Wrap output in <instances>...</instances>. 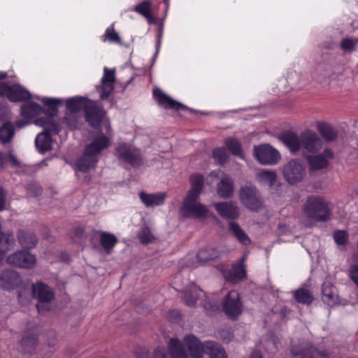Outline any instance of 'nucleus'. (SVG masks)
Instances as JSON below:
<instances>
[{
	"label": "nucleus",
	"instance_id": "nucleus-1",
	"mask_svg": "<svg viewBox=\"0 0 358 358\" xmlns=\"http://www.w3.org/2000/svg\"><path fill=\"white\" fill-rule=\"evenodd\" d=\"M279 138L292 153L301 151L303 154H314L320 151L323 146L322 139L310 129L303 130L299 136L287 131L282 133Z\"/></svg>",
	"mask_w": 358,
	"mask_h": 358
},
{
	"label": "nucleus",
	"instance_id": "nucleus-2",
	"mask_svg": "<svg viewBox=\"0 0 358 358\" xmlns=\"http://www.w3.org/2000/svg\"><path fill=\"white\" fill-rule=\"evenodd\" d=\"M109 144L110 139L104 135L94 138L85 147L83 154L77 159L76 162L77 170L83 173H87L92 169H94L101 151L106 149Z\"/></svg>",
	"mask_w": 358,
	"mask_h": 358
},
{
	"label": "nucleus",
	"instance_id": "nucleus-3",
	"mask_svg": "<svg viewBox=\"0 0 358 358\" xmlns=\"http://www.w3.org/2000/svg\"><path fill=\"white\" fill-rule=\"evenodd\" d=\"M183 341L187 348V355L182 343L178 338H171L168 342V350L172 358H201L202 349L200 341L192 334L184 337Z\"/></svg>",
	"mask_w": 358,
	"mask_h": 358
},
{
	"label": "nucleus",
	"instance_id": "nucleus-4",
	"mask_svg": "<svg viewBox=\"0 0 358 358\" xmlns=\"http://www.w3.org/2000/svg\"><path fill=\"white\" fill-rule=\"evenodd\" d=\"M42 102L47 108L45 113L48 117L38 119L36 123L44 127V131H48L49 134L50 132L56 134H59L62 127L58 122L53 120V117L57 115L58 112L57 106L62 103V101L58 99L43 98Z\"/></svg>",
	"mask_w": 358,
	"mask_h": 358
},
{
	"label": "nucleus",
	"instance_id": "nucleus-5",
	"mask_svg": "<svg viewBox=\"0 0 358 358\" xmlns=\"http://www.w3.org/2000/svg\"><path fill=\"white\" fill-rule=\"evenodd\" d=\"M303 212L308 217L325 221L329 217L330 209L322 197L311 196L303 205Z\"/></svg>",
	"mask_w": 358,
	"mask_h": 358
},
{
	"label": "nucleus",
	"instance_id": "nucleus-6",
	"mask_svg": "<svg viewBox=\"0 0 358 358\" xmlns=\"http://www.w3.org/2000/svg\"><path fill=\"white\" fill-rule=\"evenodd\" d=\"M90 101V99L84 96H74L66 100V108L69 113H66L64 121L71 129H75L78 128V119L76 113L82 110L84 111Z\"/></svg>",
	"mask_w": 358,
	"mask_h": 358
},
{
	"label": "nucleus",
	"instance_id": "nucleus-7",
	"mask_svg": "<svg viewBox=\"0 0 358 358\" xmlns=\"http://www.w3.org/2000/svg\"><path fill=\"white\" fill-rule=\"evenodd\" d=\"M222 310L228 318L233 320L241 315L243 306L237 291L231 290L223 298Z\"/></svg>",
	"mask_w": 358,
	"mask_h": 358
},
{
	"label": "nucleus",
	"instance_id": "nucleus-8",
	"mask_svg": "<svg viewBox=\"0 0 358 358\" xmlns=\"http://www.w3.org/2000/svg\"><path fill=\"white\" fill-rule=\"evenodd\" d=\"M198 198L197 196H185L180 209L184 217L204 218L208 216V209L197 201Z\"/></svg>",
	"mask_w": 358,
	"mask_h": 358
},
{
	"label": "nucleus",
	"instance_id": "nucleus-9",
	"mask_svg": "<svg viewBox=\"0 0 358 358\" xmlns=\"http://www.w3.org/2000/svg\"><path fill=\"white\" fill-rule=\"evenodd\" d=\"M284 179L289 185H296L301 182L306 176L304 165L296 159H291L282 167Z\"/></svg>",
	"mask_w": 358,
	"mask_h": 358
},
{
	"label": "nucleus",
	"instance_id": "nucleus-10",
	"mask_svg": "<svg viewBox=\"0 0 358 358\" xmlns=\"http://www.w3.org/2000/svg\"><path fill=\"white\" fill-rule=\"evenodd\" d=\"M254 155L263 165L277 164L281 158L280 152L269 144H262L254 148Z\"/></svg>",
	"mask_w": 358,
	"mask_h": 358
},
{
	"label": "nucleus",
	"instance_id": "nucleus-11",
	"mask_svg": "<svg viewBox=\"0 0 358 358\" xmlns=\"http://www.w3.org/2000/svg\"><path fill=\"white\" fill-rule=\"evenodd\" d=\"M239 196L241 202L251 210L257 211L262 207V201L257 188L252 185L241 187Z\"/></svg>",
	"mask_w": 358,
	"mask_h": 358
},
{
	"label": "nucleus",
	"instance_id": "nucleus-12",
	"mask_svg": "<svg viewBox=\"0 0 358 358\" xmlns=\"http://www.w3.org/2000/svg\"><path fill=\"white\" fill-rule=\"evenodd\" d=\"M32 293L34 297L38 300L36 305L38 312L48 310L45 303H49L54 299V292L51 287L41 282H38L32 285Z\"/></svg>",
	"mask_w": 358,
	"mask_h": 358
},
{
	"label": "nucleus",
	"instance_id": "nucleus-13",
	"mask_svg": "<svg viewBox=\"0 0 358 358\" xmlns=\"http://www.w3.org/2000/svg\"><path fill=\"white\" fill-rule=\"evenodd\" d=\"M117 157L134 167L143 164V159L141 151L138 149L124 143L116 148Z\"/></svg>",
	"mask_w": 358,
	"mask_h": 358
},
{
	"label": "nucleus",
	"instance_id": "nucleus-14",
	"mask_svg": "<svg viewBox=\"0 0 358 358\" xmlns=\"http://www.w3.org/2000/svg\"><path fill=\"white\" fill-rule=\"evenodd\" d=\"M6 262L22 268H32L36 266V258L34 255L26 250H18L6 257Z\"/></svg>",
	"mask_w": 358,
	"mask_h": 358
},
{
	"label": "nucleus",
	"instance_id": "nucleus-15",
	"mask_svg": "<svg viewBox=\"0 0 358 358\" xmlns=\"http://www.w3.org/2000/svg\"><path fill=\"white\" fill-rule=\"evenodd\" d=\"M292 353L296 358H328L325 350H319L309 343L293 346Z\"/></svg>",
	"mask_w": 358,
	"mask_h": 358
},
{
	"label": "nucleus",
	"instance_id": "nucleus-16",
	"mask_svg": "<svg viewBox=\"0 0 358 358\" xmlns=\"http://www.w3.org/2000/svg\"><path fill=\"white\" fill-rule=\"evenodd\" d=\"M0 94L6 95L11 101H22L31 98L30 92L20 85L10 86L4 83H0Z\"/></svg>",
	"mask_w": 358,
	"mask_h": 358
},
{
	"label": "nucleus",
	"instance_id": "nucleus-17",
	"mask_svg": "<svg viewBox=\"0 0 358 358\" xmlns=\"http://www.w3.org/2000/svg\"><path fill=\"white\" fill-rule=\"evenodd\" d=\"M86 122L93 128L99 127L105 115L103 109L95 101L90 100L84 110Z\"/></svg>",
	"mask_w": 358,
	"mask_h": 358
},
{
	"label": "nucleus",
	"instance_id": "nucleus-18",
	"mask_svg": "<svg viewBox=\"0 0 358 358\" xmlns=\"http://www.w3.org/2000/svg\"><path fill=\"white\" fill-rule=\"evenodd\" d=\"M334 152L329 148H326L322 153L308 156L306 159L310 171L325 169L329 165V160L334 158Z\"/></svg>",
	"mask_w": 358,
	"mask_h": 358
},
{
	"label": "nucleus",
	"instance_id": "nucleus-19",
	"mask_svg": "<svg viewBox=\"0 0 358 358\" xmlns=\"http://www.w3.org/2000/svg\"><path fill=\"white\" fill-rule=\"evenodd\" d=\"M21 282L20 274L13 269H5L0 273V287L5 290L14 289Z\"/></svg>",
	"mask_w": 358,
	"mask_h": 358
},
{
	"label": "nucleus",
	"instance_id": "nucleus-20",
	"mask_svg": "<svg viewBox=\"0 0 358 358\" xmlns=\"http://www.w3.org/2000/svg\"><path fill=\"white\" fill-rule=\"evenodd\" d=\"M115 81V70L104 67L103 76L101 78V86L99 87L100 99L101 100L108 98L109 95L114 90L113 84Z\"/></svg>",
	"mask_w": 358,
	"mask_h": 358
},
{
	"label": "nucleus",
	"instance_id": "nucleus-21",
	"mask_svg": "<svg viewBox=\"0 0 358 358\" xmlns=\"http://www.w3.org/2000/svg\"><path fill=\"white\" fill-rule=\"evenodd\" d=\"M153 96L158 103L165 108H173L178 111L190 110L187 106L172 99L159 89H155L153 90Z\"/></svg>",
	"mask_w": 358,
	"mask_h": 358
},
{
	"label": "nucleus",
	"instance_id": "nucleus-22",
	"mask_svg": "<svg viewBox=\"0 0 358 358\" xmlns=\"http://www.w3.org/2000/svg\"><path fill=\"white\" fill-rule=\"evenodd\" d=\"M200 348L202 349L201 358H203V354L208 355L209 358H227L224 349L214 341H200Z\"/></svg>",
	"mask_w": 358,
	"mask_h": 358
},
{
	"label": "nucleus",
	"instance_id": "nucleus-23",
	"mask_svg": "<svg viewBox=\"0 0 358 358\" xmlns=\"http://www.w3.org/2000/svg\"><path fill=\"white\" fill-rule=\"evenodd\" d=\"M216 189L220 198L228 199L231 197L234 192V180L230 176L223 174L216 185Z\"/></svg>",
	"mask_w": 358,
	"mask_h": 358
},
{
	"label": "nucleus",
	"instance_id": "nucleus-24",
	"mask_svg": "<svg viewBox=\"0 0 358 358\" xmlns=\"http://www.w3.org/2000/svg\"><path fill=\"white\" fill-rule=\"evenodd\" d=\"M217 213L226 219H236L239 215V212L236 203L234 202H220L214 205Z\"/></svg>",
	"mask_w": 358,
	"mask_h": 358
},
{
	"label": "nucleus",
	"instance_id": "nucleus-25",
	"mask_svg": "<svg viewBox=\"0 0 358 358\" xmlns=\"http://www.w3.org/2000/svg\"><path fill=\"white\" fill-rule=\"evenodd\" d=\"M166 197L165 192L148 194L143 191L139 193V198L143 203L148 208L162 205Z\"/></svg>",
	"mask_w": 358,
	"mask_h": 358
},
{
	"label": "nucleus",
	"instance_id": "nucleus-26",
	"mask_svg": "<svg viewBox=\"0 0 358 358\" xmlns=\"http://www.w3.org/2000/svg\"><path fill=\"white\" fill-rule=\"evenodd\" d=\"M222 255V252L215 246L207 245L200 249L196 255L197 259L200 262L213 261Z\"/></svg>",
	"mask_w": 358,
	"mask_h": 358
},
{
	"label": "nucleus",
	"instance_id": "nucleus-27",
	"mask_svg": "<svg viewBox=\"0 0 358 358\" xmlns=\"http://www.w3.org/2000/svg\"><path fill=\"white\" fill-rule=\"evenodd\" d=\"M204 295L202 290L195 285H192L186 289L182 295V299L184 303L189 307H194L199 298Z\"/></svg>",
	"mask_w": 358,
	"mask_h": 358
},
{
	"label": "nucleus",
	"instance_id": "nucleus-28",
	"mask_svg": "<svg viewBox=\"0 0 358 358\" xmlns=\"http://www.w3.org/2000/svg\"><path fill=\"white\" fill-rule=\"evenodd\" d=\"M225 278L233 283L243 280L246 276L245 266L243 263L234 264L224 273Z\"/></svg>",
	"mask_w": 358,
	"mask_h": 358
},
{
	"label": "nucleus",
	"instance_id": "nucleus-29",
	"mask_svg": "<svg viewBox=\"0 0 358 358\" xmlns=\"http://www.w3.org/2000/svg\"><path fill=\"white\" fill-rule=\"evenodd\" d=\"M316 128L324 140L327 142H331L336 139L338 132L330 124L324 122H318Z\"/></svg>",
	"mask_w": 358,
	"mask_h": 358
},
{
	"label": "nucleus",
	"instance_id": "nucleus-30",
	"mask_svg": "<svg viewBox=\"0 0 358 358\" xmlns=\"http://www.w3.org/2000/svg\"><path fill=\"white\" fill-rule=\"evenodd\" d=\"M17 238L20 244L25 249L34 248L38 242L36 234L29 231L19 230L17 232Z\"/></svg>",
	"mask_w": 358,
	"mask_h": 358
},
{
	"label": "nucleus",
	"instance_id": "nucleus-31",
	"mask_svg": "<svg viewBox=\"0 0 358 358\" xmlns=\"http://www.w3.org/2000/svg\"><path fill=\"white\" fill-rule=\"evenodd\" d=\"M189 180L191 188L187 196L199 197L204 186V177L201 174L195 173L191 175Z\"/></svg>",
	"mask_w": 358,
	"mask_h": 358
},
{
	"label": "nucleus",
	"instance_id": "nucleus-32",
	"mask_svg": "<svg viewBox=\"0 0 358 358\" xmlns=\"http://www.w3.org/2000/svg\"><path fill=\"white\" fill-rule=\"evenodd\" d=\"M38 343V337L34 334H27L20 341L21 351L23 353L32 354L36 351Z\"/></svg>",
	"mask_w": 358,
	"mask_h": 358
},
{
	"label": "nucleus",
	"instance_id": "nucleus-33",
	"mask_svg": "<svg viewBox=\"0 0 358 358\" xmlns=\"http://www.w3.org/2000/svg\"><path fill=\"white\" fill-rule=\"evenodd\" d=\"M35 143L39 151L44 153L52 150V138L48 131H43L37 135Z\"/></svg>",
	"mask_w": 358,
	"mask_h": 358
},
{
	"label": "nucleus",
	"instance_id": "nucleus-34",
	"mask_svg": "<svg viewBox=\"0 0 358 358\" xmlns=\"http://www.w3.org/2000/svg\"><path fill=\"white\" fill-rule=\"evenodd\" d=\"M15 134V125L10 121L4 122L0 127V141L3 145L10 143Z\"/></svg>",
	"mask_w": 358,
	"mask_h": 358
},
{
	"label": "nucleus",
	"instance_id": "nucleus-35",
	"mask_svg": "<svg viewBox=\"0 0 358 358\" xmlns=\"http://www.w3.org/2000/svg\"><path fill=\"white\" fill-rule=\"evenodd\" d=\"M322 299L324 303L330 306L336 303L337 294L336 287L332 284L330 282H324L322 287Z\"/></svg>",
	"mask_w": 358,
	"mask_h": 358
},
{
	"label": "nucleus",
	"instance_id": "nucleus-36",
	"mask_svg": "<svg viewBox=\"0 0 358 358\" xmlns=\"http://www.w3.org/2000/svg\"><path fill=\"white\" fill-rule=\"evenodd\" d=\"M99 241L101 245L108 255L111 253L117 243V238L115 235L106 231L100 232Z\"/></svg>",
	"mask_w": 358,
	"mask_h": 358
},
{
	"label": "nucleus",
	"instance_id": "nucleus-37",
	"mask_svg": "<svg viewBox=\"0 0 358 358\" xmlns=\"http://www.w3.org/2000/svg\"><path fill=\"white\" fill-rule=\"evenodd\" d=\"M229 229L241 243L248 245L251 243L250 238L238 223L231 222Z\"/></svg>",
	"mask_w": 358,
	"mask_h": 358
},
{
	"label": "nucleus",
	"instance_id": "nucleus-38",
	"mask_svg": "<svg viewBox=\"0 0 358 358\" xmlns=\"http://www.w3.org/2000/svg\"><path fill=\"white\" fill-rule=\"evenodd\" d=\"M42 110V107L35 102H29L21 106V115L27 118H32L38 115Z\"/></svg>",
	"mask_w": 358,
	"mask_h": 358
},
{
	"label": "nucleus",
	"instance_id": "nucleus-39",
	"mask_svg": "<svg viewBox=\"0 0 358 358\" xmlns=\"http://www.w3.org/2000/svg\"><path fill=\"white\" fill-rule=\"evenodd\" d=\"M294 299L299 303L309 305L313 301V296L307 288L301 287L294 292Z\"/></svg>",
	"mask_w": 358,
	"mask_h": 358
},
{
	"label": "nucleus",
	"instance_id": "nucleus-40",
	"mask_svg": "<svg viewBox=\"0 0 358 358\" xmlns=\"http://www.w3.org/2000/svg\"><path fill=\"white\" fill-rule=\"evenodd\" d=\"M224 144L233 155L238 156L241 158L243 157L241 144L238 139L235 138H227L224 141Z\"/></svg>",
	"mask_w": 358,
	"mask_h": 358
},
{
	"label": "nucleus",
	"instance_id": "nucleus-41",
	"mask_svg": "<svg viewBox=\"0 0 358 358\" xmlns=\"http://www.w3.org/2000/svg\"><path fill=\"white\" fill-rule=\"evenodd\" d=\"M137 358H168L166 350L164 347H158L153 351L152 357L145 348L140 349L136 355Z\"/></svg>",
	"mask_w": 358,
	"mask_h": 358
},
{
	"label": "nucleus",
	"instance_id": "nucleus-42",
	"mask_svg": "<svg viewBox=\"0 0 358 358\" xmlns=\"http://www.w3.org/2000/svg\"><path fill=\"white\" fill-rule=\"evenodd\" d=\"M257 176L260 180L264 182H267L270 186L275 184L277 175L273 171L262 170L257 173Z\"/></svg>",
	"mask_w": 358,
	"mask_h": 358
},
{
	"label": "nucleus",
	"instance_id": "nucleus-43",
	"mask_svg": "<svg viewBox=\"0 0 358 358\" xmlns=\"http://www.w3.org/2000/svg\"><path fill=\"white\" fill-rule=\"evenodd\" d=\"M213 157L219 164L223 165L227 162L229 155L224 148H217L213 150Z\"/></svg>",
	"mask_w": 358,
	"mask_h": 358
},
{
	"label": "nucleus",
	"instance_id": "nucleus-44",
	"mask_svg": "<svg viewBox=\"0 0 358 358\" xmlns=\"http://www.w3.org/2000/svg\"><path fill=\"white\" fill-rule=\"evenodd\" d=\"M138 237L143 244H148L155 239L151 229L146 226L142 227L141 230L138 232Z\"/></svg>",
	"mask_w": 358,
	"mask_h": 358
},
{
	"label": "nucleus",
	"instance_id": "nucleus-45",
	"mask_svg": "<svg viewBox=\"0 0 358 358\" xmlns=\"http://www.w3.org/2000/svg\"><path fill=\"white\" fill-rule=\"evenodd\" d=\"M263 345L269 355L275 353L278 350L277 342L272 335H268L263 339Z\"/></svg>",
	"mask_w": 358,
	"mask_h": 358
},
{
	"label": "nucleus",
	"instance_id": "nucleus-46",
	"mask_svg": "<svg viewBox=\"0 0 358 358\" xmlns=\"http://www.w3.org/2000/svg\"><path fill=\"white\" fill-rule=\"evenodd\" d=\"M358 43V39H352L350 38H343L341 41V48L345 52H353L356 50Z\"/></svg>",
	"mask_w": 358,
	"mask_h": 358
},
{
	"label": "nucleus",
	"instance_id": "nucleus-47",
	"mask_svg": "<svg viewBox=\"0 0 358 358\" xmlns=\"http://www.w3.org/2000/svg\"><path fill=\"white\" fill-rule=\"evenodd\" d=\"M333 237L338 245H345L348 241L349 235L344 230H336L333 234Z\"/></svg>",
	"mask_w": 358,
	"mask_h": 358
},
{
	"label": "nucleus",
	"instance_id": "nucleus-48",
	"mask_svg": "<svg viewBox=\"0 0 358 358\" xmlns=\"http://www.w3.org/2000/svg\"><path fill=\"white\" fill-rule=\"evenodd\" d=\"M152 3L149 0H145L135 6L134 10L142 15L143 17H148V13L150 11Z\"/></svg>",
	"mask_w": 358,
	"mask_h": 358
},
{
	"label": "nucleus",
	"instance_id": "nucleus-49",
	"mask_svg": "<svg viewBox=\"0 0 358 358\" xmlns=\"http://www.w3.org/2000/svg\"><path fill=\"white\" fill-rule=\"evenodd\" d=\"M27 191L32 196H38L42 194V187L37 183L31 182L27 185Z\"/></svg>",
	"mask_w": 358,
	"mask_h": 358
},
{
	"label": "nucleus",
	"instance_id": "nucleus-50",
	"mask_svg": "<svg viewBox=\"0 0 358 358\" xmlns=\"http://www.w3.org/2000/svg\"><path fill=\"white\" fill-rule=\"evenodd\" d=\"M348 277L358 287V265L352 264L348 269Z\"/></svg>",
	"mask_w": 358,
	"mask_h": 358
},
{
	"label": "nucleus",
	"instance_id": "nucleus-51",
	"mask_svg": "<svg viewBox=\"0 0 358 358\" xmlns=\"http://www.w3.org/2000/svg\"><path fill=\"white\" fill-rule=\"evenodd\" d=\"M105 36L110 42L120 43V38L113 28H108L106 31Z\"/></svg>",
	"mask_w": 358,
	"mask_h": 358
},
{
	"label": "nucleus",
	"instance_id": "nucleus-52",
	"mask_svg": "<svg viewBox=\"0 0 358 358\" xmlns=\"http://www.w3.org/2000/svg\"><path fill=\"white\" fill-rule=\"evenodd\" d=\"M204 310H206V314L210 315L215 311L217 310V307L215 305H212L210 302L205 301L204 303L202 304Z\"/></svg>",
	"mask_w": 358,
	"mask_h": 358
},
{
	"label": "nucleus",
	"instance_id": "nucleus-53",
	"mask_svg": "<svg viewBox=\"0 0 358 358\" xmlns=\"http://www.w3.org/2000/svg\"><path fill=\"white\" fill-rule=\"evenodd\" d=\"M181 317L180 313L177 310H172L169 311V319L173 322H178Z\"/></svg>",
	"mask_w": 358,
	"mask_h": 358
},
{
	"label": "nucleus",
	"instance_id": "nucleus-54",
	"mask_svg": "<svg viewBox=\"0 0 358 358\" xmlns=\"http://www.w3.org/2000/svg\"><path fill=\"white\" fill-rule=\"evenodd\" d=\"M6 244L1 243L0 244V263L2 262L3 259V255L8 251L10 250L13 248L14 246H8L5 245Z\"/></svg>",
	"mask_w": 358,
	"mask_h": 358
},
{
	"label": "nucleus",
	"instance_id": "nucleus-55",
	"mask_svg": "<svg viewBox=\"0 0 358 358\" xmlns=\"http://www.w3.org/2000/svg\"><path fill=\"white\" fill-rule=\"evenodd\" d=\"M6 157L13 166H18L20 165L17 159L12 154L11 152L8 153Z\"/></svg>",
	"mask_w": 358,
	"mask_h": 358
},
{
	"label": "nucleus",
	"instance_id": "nucleus-56",
	"mask_svg": "<svg viewBox=\"0 0 358 358\" xmlns=\"http://www.w3.org/2000/svg\"><path fill=\"white\" fill-rule=\"evenodd\" d=\"M6 205V194L3 189L0 187V211L5 208Z\"/></svg>",
	"mask_w": 358,
	"mask_h": 358
},
{
	"label": "nucleus",
	"instance_id": "nucleus-57",
	"mask_svg": "<svg viewBox=\"0 0 358 358\" xmlns=\"http://www.w3.org/2000/svg\"><path fill=\"white\" fill-rule=\"evenodd\" d=\"M250 358H263L261 352L259 350H254L251 353Z\"/></svg>",
	"mask_w": 358,
	"mask_h": 358
},
{
	"label": "nucleus",
	"instance_id": "nucleus-58",
	"mask_svg": "<svg viewBox=\"0 0 358 358\" xmlns=\"http://www.w3.org/2000/svg\"><path fill=\"white\" fill-rule=\"evenodd\" d=\"M161 37H162V34H159V36H158V39H157V43H156L155 55H157V53L159 52V48H160V45H161Z\"/></svg>",
	"mask_w": 358,
	"mask_h": 358
},
{
	"label": "nucleus",
	"instance_id": "nucleus-59",
	"mask_svg": "<svg viewBox=\"0 0 358 358\" xmlns=\"http://www.w3.org/2000/svg\"><path fill=\"white\" fill-rule=\"evenodd\" d=\"M27 124V122L23 120H18L15 122V125L17 128L21 129Z\"/></svg>",
	"mask_w": 358,
	"mask_h": 358
},
{
	"label": "nucleus",
	"instance_id": "nucleus-60",
	"mask_svg": "<svg viewBox=\"0 0 358 358\" xmlns=\"http://www.w3.org/2000/svg\"><path fill=\"white\" fill-rule=\"evenodd\" d=\"M145 17L147 19L149 24L154 23L155 20H154L153 17L152 16L150 11L149 13H148V17Z\"/></svg>",
	"mask_w": 358,
	"mask_h": 358
},
{
	"label": "nucleus",
	"instance_id": "nucleus-61",
	"mask_svg": "<svg viewBox=\"0 0 358 358\" xmlns=\"http://www.w3.org/2000/svg\"><path fill=\"white\" fill-rule=\"evenodd\" d=\"M4 160H5V159L3 156V154L0 151V169H2L3 167Z\"/></svg>",
	"mask_w": 358,
	"mask_h": 358
},
{
	"label": "nucleus",
	"instance_id": "nucleus-62",
	"mask_svg": "<svg viewBox=\"0 0 358 358\" xmlns=\"http://www.w3.org/2000/svg\"><path fill=\"white\" fill-rule=\"evenodd\" d=\"M6 77H7V73L6 72L0 71V80L3 79V78H5Z\"/></svg>",
	"mask_w": 358,
	"mask_h": 358
},
{
	"label": "nucleus",
	"instance_id": "nucleus-63",
	"mask_svg": "<svg viewBox=\"0 0 358 358\" xmlns=\"http://www.w3.org/2000/svg\"><path fill=\"white\" fill-rule=\"evenodd\" d=\"M133 78H131L128 82H127V84L130 83L132 80Z\"/></svg>",
	"mask_w": 358,
	"mask_h": 358
}]
</instances>
